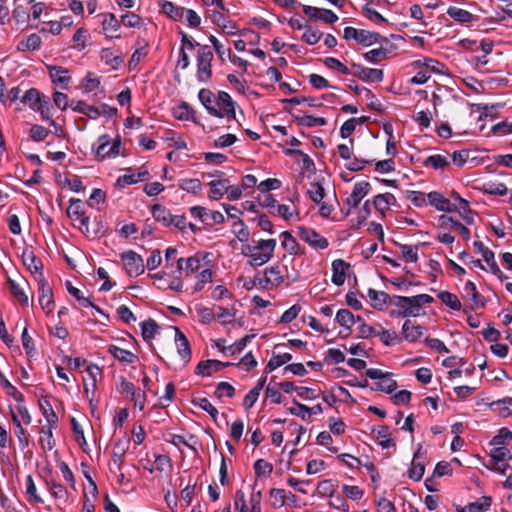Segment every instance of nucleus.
I'll return each mask as SVG.
<instances>
[{"instance_id": "23", "label": "nucleus", "mask_w": 512, "mask_h": 512, "mask_svg": "<svg viewBox=\"0 0 512 512\" xmlns=\"http://www.w3.org/2000/svg\"><path fill=\"white\" fill-rule=\"evenodd\" d=\"M428 197V204L434 206L438 211L452 212V210L455 209L454 203L445 198L443 194L439 192H430L428 193Z\"/></svg>"}, {"instance_id": "51", "label": "nucleus", "mask_w": 512, "mask_h": 512, "mask_svg": "<svg viewBox=\"0 0 512 512\" xmlns=\"http://www.w3.org/2000/svg\"><path fill=\"white\" fill-rule=\"evenodd\" d=\"M141 332L145 340H150L159 333V326L154 320L149 319L141 323Z\"/></svg>"}, {"instance_id": "15", "label": "nucleus", "mask_w": 512, "mask_h": 512, "mask_svg": "<svg viewBox=\"0 0 512 512\" xmlns=\"http://www.w3.org/2000/svg\"><path fill=\"white\" fill-rule=\"evenodd\" d=\"M371 185L367 181H359L354 184L351 194L345 199V204L351 208L357 207L362 199L370 192Z\"/></svg>"}, {"instance_id": "35", "label": "nucleus", "mask_w": 512, "mask_h": 512, "mask_svg": "<svg viewBox=\"0 0 512 512\" xmlns=\"http://www.w3.org/2000/svg\"><path fill=\"white\" fill-rule=\"evenodd\" d=\"M216 309L217 313H215V319H217L221 325L232 323L237 314V309L234 305L230 307L217 306Z\"/></svg>"}, {"instance_id": "55", "label": "nucleus", "mask_w": 512, "mask_h": 512, "mask_svg": "<svg viewBox=\"0 0 512 512\" xmlns=\"http://www.w3.org/2000/svg\"><path fill=\"white\" fill-rule=\"evenodd\" d=\"M281 244L283 248L290 254H296L298 249V243L296 239L288 231H284L280 235Z\"/></svg>"}, {"instance_id": "60", "label": "nucleus", "mask_w": 512, "mask_h": 512, "mask_svg": "<svg viewBox=\"0 0 512 512\" xmlns=\"http://www.w3.org/2000/svg\"><path fill=\"white\" fill-rule=\"evenodd\" d=\"M407 199L416 207H424L428 205V194L420 191H409Z\"/></svg>"}, {"instance_id": "63", "label": "nucleus", "mask_w": 512, "mask_h": 512, "mask_svg": "<svg viewBox=\"0 0 512 512\" xmlns=\"http://www.w3.org/2000/svg\"><path fill=\"white\" fill-rule=\"evenodd\" d=\"M232 231L240 242L248 241L249 231L242 220L238 219L233 223Z\"/></svg>"}, {"instance_id": "30", "label": "nucleus", "mask_w": 512, "mask_h": 512, "mask_svg": "<svg viewBox=\"0 0 512 512\" xmlns=\"http://www.w3.org/2000/svg\"><path fill=\"white\" fill-rule=\"evenodd\" d=\"M463 297L467 299L472 307H483V297L478 293L475 284L472 281H467L463 287Z\"/></svg>"}, {"instance_id": "18", "label": "nucleus", "mask_w": 512, "mask_h": 512, "mask_svg": "<svg viewBox=\"0 0 512 512\" xmlns=\"http://www.w3.org/2000/svg\"><path fill=\"white\" fill-rule=\"evenodd\" d=\"M423 334V327L411 320H406L402 325L403 339L410 343L418 341L423 336Z\"/></svg>"}, {"instance_id": "29", "label": "nucleus", "mask_w": 512, "mask_h": 512, "mask_svg": "<svg viewBox=\"0 0 512 512\" xmlns=\"http://www.w3.org/2000/svg\"><path fill=\"white\" fill-rule=\"evenodd\" d=\"M210 188L208 198L211 200L221 199L229 189V181L227 179H216L208 183Z\"/></svg>"}, {"instance_id": "20", "label": "nucleus", "mask_w": 512, "mask_h": 512, "mask_svg": "<svg viewBox=\"0 0 512 512\" xmlns=\"http://www.w3.org/2000/svg\"><path fill=\"white\" fill-rule=\"evenodd\" d=\"M354 67L357 69V71L354 73L359 79L368 82H381L383 80V70L376 69V68H368V67H361L356 66Z\"/></svg>"}, {"instance_id": "45", "label": "nucleus", "mask_w": 512, "mask_h": 512, "mask_svg": "<svg viewBox=\"0 0 512 512\" xmlns=\"http://www.w3.org/2000/svg\"><path fill=\"white\" fill-rule=\"evenodd\" d=\"M295 120L303 127H319L327 124V120L325 118L312 115L296 116Z\"/></svg>"}, {"instance_id": "49", "label": "nucleus", "mask_w": 512, "mask_h": 512, "mask_svg": "<svg viewBox=\"0 0 512 512\" xmlns=\"http://www.w3.org/2000/svg\"><path fill=\"white\" fill-rule=\"evenodd\" d=\"M454 208L455 209H453L452 212H458L467 224H472L474 222L472 210L465 199H460V204H454Z\"/></svg>"}, {"instance_id": "44", "label": "nucleus", "mask_w": 512, "mask_h": 512, "mask_svg": "<svg viewBox=\"0 0 512 512\" xmlns=\"http://www.w3.org/2000/svg\"><path fill=\"white\" fill-rule=\"evenodd\" d=\"M291 359H292V355L290 353H282V354H278V355H273L269 359V361L265 367V372L270 373V372L274 371L275 369H277L278 367L288 363Z\"/></svg>"}, {"instance_id": "22", "label": "nucleus", "mask_w": 512, "mask_h": 512, "mask_svg": "<svg viewBox=\"0 0 512 512\" xmlns=\"http://www.w3.org/2000/svg\"><path fill=\"white\" fill-rule=\"evenodd\" d=\"M230 363H224L218 360H206L198 363L196 374L202 376H211L213 373L220 371Z\"/></svg>"}, {"instance_id": "31", "label": "nucleus", "mask_w": 512, "mask_h": 512, "mask_svg": "<svg viewBox=\"0 0 512 512\" xmlns=\"http://www.w3.org/2000/svg\"><path fill=\"white\" fill-rule=\"evenodd\" d=\"M108 352L117 360L126 363L132 364L138 360V356L132 353L129 350L120 348L116 345H110L108 347Z\"/></svg>"}, {"instance_id": "52", "label": "nucleus", "mask_w": 512, "mask_h": 512, "mask_svg": "<svg viewBox=\"0 0 512 512\" xmlns=\"http://www.w3.org/2000/svg\"><path fill=\"white\" fill-rule=\"evenodd\" d=\"M277 213L285 220H299V212L294 205L281 204L277 206Z\"/></svg>"}, {"instance_id": "36", "label": "nucleus", "mask_w": 512, "mask_h": 512, "mask_svg": "<svg viewBox=\"0 0 512 512\" xmlns=\"http://www.w3.org/2000/svg\"><path fill=\"white\" fill-rule=\"evenodd\" d=\"M41 46V38L38 34H30L17 44V50L20 52L35 51Z\"/></svg>"}, {"instance_id": "57", "label": "nucleus", "mask_w": 512, "mask_h": 512, "mask_svg": "<svg viewBox=\"0 0 512 512\" xmlns=\"http://www.w3.org/2000/svg\"><path fill=\"white\" fill-rule=\"evenodd\" d=\"M368 297L372 302L374 308H382L388 299V295L385 292L377 291L374 289L368 290Z\"/></svg>"}, {"instance_id": "50", "label": "nucleus", "mask_w": 512, "mask_h": 512, "mask_svg": "<svg viewBox=\"0 0 512 512\" xmlns=\"http://www.w3.org/2000/svg\"><path fill=\"white\" fill-rule=\"evenodd\" d=\"M491 505L490 497H482L479 501L469 503L461 512H485Z\"/></svg>"}, {"instance_id": "21", "label": "nucleus", "mask_w": 512, "mask_h": 512, "mask_svg": "<svg viewBox=\"0 0 512 512\" xmlns=\"http://www.w3.org/2000/svg\"><path fill=\"white\" fill-rule=\"evenodd\" d=\"M159 7L161 13L174 21H180L184 18L185 8L177 6L171 1L161 0L159 1Z\"/></svg>"}, {"instance_id": "27", "label": "nucleus", "mask_w": 512, "mask_h": 512, "mask_svg": "<svg viewBox=\"0 0 512 512\" xmlns=\"http://www.w3.org/2000/svg\"><path fill=\"white\" fill-rule=\"evenodd\" d=\"M172 115L177 120L196 122V112L187 102H181L175 106L172 109Z\"/></svg>"}, {"instance_id": "11", "label": "nucleus", "mask_w": 512, "mask_h": 512, "mask_svg": "<svg viewBox=\"0 0 512 512\" xmlns=\"http://www.w3.org/2000/svg\"><path fill=\"white\" fill-rule=\"evenodd\" d=\"M121 258L124 261L125 270L130 277L139 276L144 272V261L136 252L132 250L125 251L121 254Z\"/></svg>"}, {"instance_id": "6", "label": "nucleus", "mask_w": 512, "mask_h": 512, "mask_svg": "<svg viewBox=\"0 0 512 512\" xmlns=\"http://www.w3.org/2000/svg\"><path fill=\"white\" fill-rule=\"evenodd\" d=\"M213 53L208 46H202L197 53V73L196 78L201 83H207L212 77Z\"/></svg>"}, {"instance_id": "46", "label": "nucleus", "mask_w": 512, "mask_h": 512, "mask_svg": "<svg viewBox=\"0 0 512 512\" xmlns=\"http://www.w3.org/2000/svg\"><path fill=\"white\" fill-rule=\"evenodd\" d=\"M178 187L188 193L197 194L200 192L202 184L197 178H183L178 181Z\"/></svg>"}, {"instance_id": "28", "label": "nucleus", "mask_w": 512, "mask_h": 512, "mask_svg": "<svg viewBox=\"0 0 512 512\" xmlns=\"http://www.w3.org/2000/svg\"><path fill=\"white\" fill-rule=\"evenodd\" d=\"M102 28L109 38L113 39V38L120 37V35L118 34L120 24L114 14H112V13L103 14Z\"/></svg>"}, {"instance_id": "10", "label": "nucleus", "mask_w": 512, "mask_h": 512, "mask_svg": "<svg viewBox=\"0 0 512 512\" xmlns=\"http://www.w3.org/2000/svg\"><path fill=\"white\" fill-rule=\"evenodd\" d=\"M343 37L346 40H355L364 45H372L378 42L380 35L377 32L348 26L344 28Z\"/></svg>"}, {"instance_id": "43", "label": "nucleus", "mask_w": 512, "mask_h": 512, "mask_svg": "<svg viewBox=\"0 0 512 512\" xmlns=\"http://www.w3.org/2000/svg\"><path fill=\"white\" fill-rule=\"evenodd\" d=\"M195 311L201 324L209 325L215 320V312L212 308L198 304L195 306Z\"/></svg>"}, {"instance_id": "56", "label": "nucleus", "mask_w": 512, "mask_h": 512, "mask_svg": "<svg viewBox=\"0 0 512 512\" xmlns=\"http://www.w3.org/2000/svg\"><path fill=\"white\" fill-rule=\"evenodd\" d=\"M13 423L15 425V435L19 441L21 449L27 448L29 445V441L26 436V431L22 427L20 420L17 418L15 414L13 415Z\"/></svg>"}, {"instance_id": "47", "label": "nucleus", "mask_w": 512, "mask_h": 512, "mask_svg": "<svg viewBox=\"0 0 512 512\" xmlns=\"http://www.w3.org/2000/svg\"><path fill=\"white\" fill-rule=\"evenodd\" d=\"M337 483L333 480L327 479L320 481L317 485V494L320 497H333L337 490Z\"/></svg>"}, {"instance_id": "59", "label": "nucleus", "mask_w": 512, "mask_h": 512, "mask_svg": "<svg viewBox=\"0 0 512 512\" xmlns=\"http://www.w3.org/2000/svg\"><path fill=\"white\" fill-rule=\"evenodd\" d=\"M438 297L449 308H451L453 310L461 309V303L456 295H454L448 291H442L439 293Z\"/></svg>"}, {"instance_id": "9", "label": "nucleus", "mask_w": 512, "mask_h": 512, "mask_svg": "<svg viewBox=\"0 0 512 512\" xmlns=\"http://www.w3.org/2000/svg\"><path fill=\"white\" fill-rule=\"evenodd\" d=\"M208 257L207 253L198 252L188 258L177 259V272L184 271L186 276L192 275L203 268L202 262Z\"/></svg>"}, {"instance_id": "62", "label": "nucleus", "mask_w": 512, "mask_h": 512, "mask_svg": "<svg viewBox=\"0 0 512 512\" xmlns=\"http://www.w3.org/2000/svg\"><path fill=\"white\" fill-rule=\"evenodd\" d=\"M401 254L406 262L415 263L418 260V247L413 245H400Z\"/></svg>"}, {"instance_id": "58", "label": "nucleus", "mask_w": 512, "mask_h": 512, "mask_svg": "<svg viewBox=\"0 0 512 512\" xmlns=\"http://www.w3.org/2000/svg\"><path fill=\"white\" fill-rule=\"evenodd\" d=\"M336 322L348 330L354 324V316L348 309H340L335 318Z\"/></svg>"}, {"instance_id": "39", "label": "nucleus", "mask_w": 512, "mask_h": 512, "mask_svg": "<svg viewBox=\"0 0 512 512\" xmlns=\"http://www.w3.org/2000/svg\"><path fill=\"white\" fill-rule=\"evenodd\" d=\"M373 333L375 336L379 337L385 346H393L401 342V338L395 332H391L382 327H379L378 330H374Z\"/></svg>"}, {"instance_id": "32", "label": "nucleus", "mask_w": 512, "mask_h": 512, "mask_svg": "<svg viewBox=\"0 0 512 512\" xmlns=\"http://www.w3.org/2000/svg\"><path fill=\"white\" fill-rule=\"evenodd\" d=\"M23 264L33 274H41L42 262L33 251L25 250L22 254Z\"/></svg>"}, {"instance_id": "64", "label": "nucleus", "mask_w": 512, "mask_h": 512, "mask_svg": "<svg viewBox=\"0 0 512 512\" xmlns=\"http://www.w3.org/2000/svg\"><path fill=\"white\" fill-rule=\"evenodd\" d=\"M512 439V432L507 428H501L497 435L490 441L491 446H504V444Z\"/></svg>"}, {"instance_id": "4", "label": "nucleus", "mask_w": 512, "mask_h": 512, "mask_svg": "<svg viewBox=\"0 0 512 512\" xmlns=\"http://www.w3.org/2000/svg\"><path fill=\"white\" fill-rule=\"evenodd\" d=\"M121 142L120 139L111 141L110 137L106 134L101 135L93 144L92 149L95 156L99 160L106 158H115L120 154Z\"/></svg>"}, {"instance_id": "25", "label": "nucleus", "mask_w": 512, "mask_h": 512, "mask_svg": "<svg viewBox=\"0 0 512 512\" xmlns=\"http://www.w3.org/2000/svg\"><path fill=\"white\" fill-rule=\"evenodd\" d=\"M58 425L44 424L40 429L39 443L43 450L50 451L55 447V440L53 438V431Z\"/></svg>"}, {"instance_id": "41", "label": "nucleus", "mask_w": 512, "mask_h": 512, "mask_svg": "<svg viewBox=\"0 0 512 512\" xmlns=\"http://www.w3.org/2000/svg\"><path fill=\"white\" fill-rule=\"evenodd\" d=\"M39 406H40L42 415L46 420L45 424L58 425V422H59L58 416L55 413V411L53 410L52 405L49 402V400H47V399L41 400L39 403Z\"/></svg>"}, {"instance_id": "14", "label": "nucleus", "mask_w": 512, "mask_h": 512, "mask_svg": "<svg viewBox=\"0 0 512 512\" xmlns=\"http://www.w3.org/2000/svg\"><path fill=\"white\" fill-rule=\"evenodd\" d=\"M305 15L315 21H323L327 24H333L338 20V16L331 10L317 8L310 5H303Z\"/></svg>"}, {"instance_id": "40", "label": "nucleus", "mask_w": 512, "mask_h": 512, "mask_svg": "<svg viewBox=\"0 0 512 512\" xmlns=\"http://www.w3.org/2000/svg\"><path fill=\"white\" fill-rule=\"evenodd\" d=\"M447 15L460 23H469L474 18L472 13L456 6H450L447 9Z\"/></svg>"}, {"instance_id": "53", "label": "nucleus", "mask_w": 512, "mask_h": 512, "mask_svg": "<svg viewBox=\"0 0 512 512\" xmlns=\"http://www.w3.org/2000/svg\"><path fill=\"white\" fill-rule=\"evenodd\" d=\"M377 438L380 439L379 445L383 449H388L395 446L394 440L390 437V431L387 426H380L376 430Z\"/></svg>"}, {"instance_id": "48", "label": "nucleus", "mask_w": 512, "mask_h": 512, "mask_svg": "<svg viewBox=\"0 0 512 512\" xmlns=\"http://www.w3.org/2000/svg\"><path fill=\"white\" fill-rule=\"evenodd\" d=\"M450 164L448 156L435 154L429 156L425 161L424 165L427 167H432L434 169H444Z\"/></svg>"}, {"instance_id": "8", "label": "nucleus", "mask_w": 512, "mask_h": 512, "mask_svg": "<svg viewBox=\"0 0 512 512\" xmlns=\"http://www.w3.org/2000/svg\"><path fill=\"white\" fill-rule=\"evenodd\" d=\"M284 270L286 268L278 264L267 267L258 278L259 285L266 289L280 286L284 282Z\"/></svg>"}, {"instance_id": "16", "label": "nucleus", "mask_w": 512, "mask_h": 512, "mask_svg": "<svg viewBox=\"0 0 512 512\" xmlns=\"http://www.w3.org/2000/svg\"><path fill=\"white\" fill-rule=\"evenodd\" d=\"M39 304L46 313L54 309L53 293L50 286L44 281L38 283Z\"/></svg>"}, {"instance_id": "2", "label": "nucleus", "mask_w": 512, "mask_h": 512, "mask_svg": "<svg viewBox=\"0 0 512 512\" xmlns=\"http://www.w3.org/2000/svg\"><path fill=\"white\" fill-rule=\"evenodd\" d=\"M433 298L428 294H419L411 297L394 295L390 298V303L397 307L398 311H393L392 315L397 317H418L423 314V305L430 304Z\"/></svg>"}, {"instance_id": "38", "label": "nucleus", "mask_w": 512, "mask_h": 512, "mask_svg": "<svg viewBox=\"0 0 512 512\" xmlns=\"http://www.w3.org/2000/svg\"><path fill=\"white\" fill-rule=\"evenodd\" d=\"M25 494L27 500L30 503L42 504L44 503L43 498L38 494L36 485L34 483L33 477L28 475L25 481Z\"/></svg>"}, {"instance_id": "54", "label": "nucleus", "mask_w": 512, "mask_h": 512, "mask_svg": "<svg viewBox=\"0 0 512 512\" xmlns=\"http://www.w3.org/2000/svg\"><path fill=\"white\" fill-rule=\"evenodd\" d=\"M425 472V467L422 461H419L418 454L414 455V458L409 469V477L415 481L420 480Z\"/></svg>"}, {"instance_id": "37", "label": "nucleus", "mask_w": 512, "mask_h": 512, "mask_svg": "<svg viewBox=\"0 0 512 512\" xmlns=\"http://www.w3.org/2000/svg\"><path fill=\"white\" fill-rule=\"evenodd\" d=\"M412 66L416 69L425 67L434 73H442L444 65L433 58H422L412 62Z\"/></svg>"}, {"instance_id": "3", "label": "nucleus", "mask_w": 512, "mask_h": 512, "mask_svg": "<svg viewBox=\"0 0 512 512\" xmlns=\"http://www.w3.org/2000/svg\"><path fill=\"white\" fill-rule=\"evenodd\" d=\"M276 245L275 239H260L253 241L252 244L243 245L242 254L249 258L250 266L259 267L272 259Z\"/></svg>"}, {"instance_id": "34", "label": "nucleus", "mask_w": 512, "mask_h": 512, "mask_svg": "<svg viewBox=\"0 0 512 512\" xmlns=\"http://www.w3.org/2000/svg\"><path fill=\"white\" fill-rule=\"evenodd\" d=\"M49 73L52 82L62 88H66L70 82L68 71L61 67L51 66L49 67Z\"/></svg>"}, {"instance_id": "19", "label": "nucleus", "mask_w": 512, "mask_h": 512, "mask_svg": "<svg viewBox=\"0 0 512 512\" xmlns=\"http://www.w3.org/2000/svg\"><path fill=\"white\" fill-rule=\"evenodd\" d=\"M175 330V345L177 352L182 360L187 363L191 359V349L186 336L181 332L178 327H174Z\"/></svg>"}, {"instance_id": "5", "label": "nucleus", "mask_w": 512, "mask_h": 512, "mask_svg": "<svg viewBox=\"0 0 512 512\" xmlns=\"http://www.w3.org/2000/svg\"><path fill=\"white\" fill-rule=\"evenodd\" d=\"M492 447L493 448L490 451V460L485 466L492 471L505 475L509 467L507 461L512 458L511 452L505 446L498 445Z\"/></svg>"}, {"instance_id": "17", "label": "nucleus", "mask_w": 512, "mask_h": 512, "mask_svg": "<svg viewBox=\"0 0 512 512\" xmlns=\"http://www.w3.org/2000/svg\"><path fill=\"white\" fill-rule=\"evenodd\" d=\"M438 224L442 229H452L458 231L465 240L470 238V232L468 228L450 216L441 215L438 219Z\"/></svg>"}, {"instance_id": "26", "label": "nucleus", "mask_w": 512, "mask_h": 512, "mask_svg": "<svg viewBox=\"0 0 512 512\" xmlns=\"http://www.w3.org/2000/svg\"><path fill=\"white\" fill-rule=\"evenodd\" d=\"M396 203V198L392 193L378 194L373 198L375 209L382 215L390 210V207Z\"/></svg>"}, {"instance_id": "24", "label": "nucleus", "mask_w": 512, "mask_h": 512, "mask_svg": "<svg viewBox=\"0 0 512 512\" xmlns=\"http://www.w3.org/2000/svg\"><path fill=\"white\" fill-rule=\"evenodd\" d=\"M348 267L349 265L342 259H336L332 262L331 281L334 285L341 286L345 283Z\"/></svg>"}, {"instance_id": "13", "label": "nucleus", "mask_w": 512, "mask_h": 512, "mask_svg": "<svg viewBox=\"0 0 512 512\" xmlns=\"http://www.w3.org/2000/svg\"><path fill=\"white\" fill-rule=\"evenodd\" d=\"M298 234L301 240L315 249L323 250L326 249L329 245L328 240L312 228L299 227Z\"/></svg>"}, {"instance_id": "42", "label": "nucleus", "mask_w": 512, "mask_h": 512, "mask_svg": "<svg viewBox=\"0 0 512 512\" xmlns=\"http://www.w3.org/2000/svg\"><path fill=\"white\" fill-rule=\"evenodd\" d=\"M213 273L211 269L209 268H203L197 275H196V283L193 286V293L201 292L204 287L212 282Z\"/></svg>"}, {"instance_id": "1", "label": "nucleus", "mask_w": 512, "mask_h": 512, "mask_svg": "<svg viewBox=\"0 0 512 512\" xmlns=\"http://www.w3.org/2000/svg\"><path fill=\"white\" fill-rule=\"evenodd\" d=\"M198 99L211 116L235 120V102L227 92L219 91L215 95L211 90L202 88L198 92Z\"/></svg>"}, {"instance_id": "12", "label": "nucleus", "mask_w": 512, "mask_h": 512, "mask_svg": "<svg viewBox=\"0 0 512 512\" xmlns=\"http://www.w3.org/2000/svg\"><path fill=\"white\" fill-rule=\"evenodd\" d=\"M67 214L72 220L78 221V228L81 232H89V217H87L84 213L81 200L71 199L67 209Z\"/></svg>"}, {"instance_id": "7", "label": "nucleus", "mask_w": 512, "mask_h": 512, "mask_svg": "<svg viewBox=\"0 0 512 512\" xmlns=\"http://www.w3.org/2000/svg\"><path fill=\"white\" fill-rule=\"evenodd\" d=\"M21 104L29 106L32 110L41 113L43 119H49L48 102L43 101L39 91L35 88L27 90L21 97Z\"/></svg>"}, {"instance_id": "61", "label": "nucleus", "mask_w": 512, "mask_h": 512, "mask_svg": "<svg viewBox=\"0 0 512 512\" xmlns=\"http://www.w3.org/2000/svg\"><path fill=\"white\" fill-rule=\"evenodd\" d=\"M322 35L321 31L313 29L311 26H307L305 27V32L302 35V41L308 45H315L320 41Z\"/></svg>"}, {"instance_id": "33", "label": "nucleus", "mask_w": 512, "mask_h": 512, "mask_svg": "<svg viewBox=\"0 0 512 512\" xmlns=\"http://www.w3.org/2000/svg\"><path fill=\"white\" fill-rule=\"evenodd\" d=\"M46 487L50 495L60 504L67 502L68 492L63 485L51 480L46 482Z\"/></svg>"}]
</instances>
